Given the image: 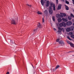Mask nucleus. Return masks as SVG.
Segmentation results:
<instances>
[{"mask_svg":"<svg viewBox=\"0 0 74 74\" xmlns=\"http://www.w3.org/2000/svg\"><path fill=\"white\" fill-rule=\"evenodd\" d=\"M67 43H68V44H69V41H67Z\"/></svg>","mask_w":74,"mask_h":74,"instance_id":"obj_39","label":"nucleus"},{"mask_svg":"<svg viewBox=\"0 0 74 74\" xmlns=\"http://www.w3.org/2000/svg\"><path fill=\"white\" fill-rule=\"evenodd\" d=\"M58 22H61L62 21V19L61 18H59L58 19Z\"/></svg>","mask_w":74,"mask_h":74,"instance_id":"obj_15","label":"nucleus"},{"mask_svg":"<svg viewBox=\"0 0 74 74\" xmlns=\"http://www.w3.org/2000/svg\"><path fill=\"white\" fill-rule=\"evenodd\" d=\"M6 74H10V72H8L6 73Z\"/></svg>","mask_w":74,"mask_h":74,"instance_id":"obj_34","label":"nucleus"},{"mask_svg":"<svg viewBox=\"0 0 74 74\" xmlns=\"http://www.w3.org/2000/svg\"><path fill=\"white\" fill-rule=\"evenodd\" d=\"M11 43H12V44H13V43H14V42H12V40H11Z\"/></svg>","mask_w":74,"mask_h":74,"instance_id":"obj_38","label":"nucleus"},{"mask_svg":"<svg viewBox=\"0 0 74 74\" xmlns=\"http://www.w3.org/2000/svg\"><path fill=\"white\" fill-rule=\"evenodd\" d=\"M46 5L47 7H48L49 5V1H47L46 2Z\"/></svg>","mask_w":74,"mask_h":74,"instance_id":"obj_7","label":"nucleus"},{"mask_svg":"<svg viewBox=\"0 0 74 74\" xmlns=\"http://www.w3.org/2000/svg\"><path fill=\"white\" fill-rule=\"evenodd\" d=\"M71 34H73V32H71Z\"/></svg>","mask_w":74,"mask_h":74,"instance_id":"obj_40","label":"nucleus"},{"mask_svg":"<svg viewBox=\"0 0 74 74\" xmlns=\"http://www.w3.org/2000/svg\"><path fill=\"white\" fill-rule=\"evenodd\" d=\"M60 67V66L59 65H57L56 67L55 68V70H57L58 68H59Z\"/></svg>","mask_w":74,"mask_h":74,"instance_id":"obj_20","label":"nucleus"},{"mask_svg":"<svg viewBox=\"0 0 74 74\" xmlns=\"http://www.w3.org/2000/svg\"><path fill=\"white\" fill-rule=\"evenodd\" d=\"M27 5H28V6H29V7H31L32 5H29V4H27Z\"/></svg>","mask_w":74,"mask_h":74,"instance_id":"obj_30","label":"nucleus"},{"mask_svg":"<svg viewBox=\"0 0 74 74\" xmlns=\"http://www.w3.org/2000/svg\"><path fill=\"white\" fill-rule=\"evenodd\" d=\"M74 26H71L70 27V29H71V31H73V30H74Z\"/></svg>","mask_w":74,"mask_h":74,"instance_id":"obj_17","label":"nucleus"},{"mask_svg":"<svg viewBox=\"0 0 74 74\" xmlns=\"http://www.w3.org/2000/svg\"><path fill=\"white\" fill-rule=\"evenodd\" d=\"M11 23L13 25H16V22L15 20H12L11 21Z\"/></svg>","mask_w":74,"mask_h":74,"instance_id":"obj_6","label":"nucleus"},{"mask_svg":"<svg viewBox=\"0 0 74 74\" xmlns=\"http://www.w3.org/2000/svg\"><path fill=\"white\" fill-rule=\"evenodd\" d=\"M54 4H53V3H50V7H53V5Z\"/></svg>","mask_w":74,"mask_h":74,"instance_id":"obj_22","label":"nucleus"},{"mask_svg":"<svg viewBox=\"0 0 74 74\" xmlns=\"http://www.w3.org/2000/svg\"><path fill=\"white\" fill-rule=\"evenodd\" d=\"M60 14L61 15V16H62V18L63 16H66V14L65 13H60Z\"/></svg>","mask_w":74,"mask_h":74,"instance_id":"obj_9","label":"nucleus"},{"mask_svg":"<svg viewBox=\"0 0 74 74\" xmlns=\"http://www.w3.org/2000/svg\"><path fill=\"white\" fill-rule=\"evenodd\" d=\"M10 41H11V40H10Z\"/></svg>","mask_w":74,"mask_h":74,"instance_id":"obj_43","label":"nucleus"},{"mask_svg":"<svg viewBox=\"0 0 74 74\" xmlns=\"http://www.w3.org/2000/svg\"><path fill=\"white\" fill-rule=\"evenodd\" d=\"M68 18L69 19V20H71V19L72 18H71V17L69 16Z\"/></svg>","mask_w":74,"mask_h":74,"instance_id":"obj_26","label":"nucleus"},{"mask_svg":"<svg viewBox=\"0 0 74 74\" xmlns=\"http://www.w3.org/2000/svg\"><path fill=\"white\" fill-rule=\"evenodd\" d=\"M72 56H74V55H72Z\"/></svg>","mask_w":74,"mask_h":74,"instance_id":"obj_41","label":"nucleus"},{"mask_svg":"<svg viewBox=\"0 0 74 74\" xmlns=\"http://www.w3.org/2000/svg\"><path fill=\"white\" fill-rule=\"evenodd\" d=\"M66 31L67 32H69L71 31V29L70 28L68 27L66 29Z\"/></svg>","mask_w":74,"mask_h":74,"instance_id":"obj_10","label":"nucleus"},{"mask_svg":"<svg viewBox=\"0 0 74 74\" xmlns=\"http://www.w3.org/2000/svg\"><path fill=\"white\" fill-rule=\"evenodd\" d=\"M52 70H53V71H55V70L56 69H53Z\"/></svg>","mask_w":74,"mask_h":74,"instance_id":"obj_33","label":"nucleus"},{"mask_svg":"<svg viewBox=\"0 0 74 74\" xmlns=\"http://www.w3.org/2000/svg\"><path fill=\"white\" fill-rule=\"evenodd\" d=\"M44 18H42V23H44Z\"/></svg>","mask_w":74,"mask_h":74,"instance_id":"obj_32","label":"nucleus"},{"mask_svg":"<svg viewBox=\"0 0 74 74\" xmlns=\"http://www.w3.org/2000/svg\"><path fill=\"white\" fill-rule=\"evenodd\" d=\"M49 11L50 15H52V14H53V10H52V8L51 7H49Z\"/></svg>","mask_w":74,"mask_h":74,"instance_id":"obj_3","label":"nucleus"},{"mask_svg":"<svg viewBox=\"0 0 74 74\" xmlns=\"http://www.w3.org/2000/svg\"><path fill=\"white\" fill-rule=\"evenodd\" d=\"M67 38H68L69 40H72V39H71V38L70 37H69V36H67Z\"/></svg>","mask_w":74,"mask_h":74,"instance_id":"obj_24","label":"nucleus"},{"mask_svg":"<svg viewBox=\"0 0 74 74\" xmlns=\"http://www.w3.org/2000/svg\"><path fill=\"white\" fill-rule=\"evenodd\" d=\"M47 0H41V4L42 5V6H44V3H45V2L44 1H46Z\"/></svg>","mask_w":74,"mask_h":74,"instance_id":"obj_4","label":"nucleus"},{"mask_svg":"<svg viewBox=\"0 0 74 74\" xmlns=\"http://www.w3.org/2000/svg\"><path fill=\"white\" fill-rule=\"evenodd\" d=\"M37 14H39L40 15H41V14H42V13H41V12H40L39 11H38L37 12Z\"/></svg>","mask_w":74,"mask_h":74,"instance_id":"obj_23","label":"nucleus"},{"mask_svg":"<svg viewBox=\"0 0 74 74\" xmlns=\"http://www.w3.org/2000/svg\"><path fill=\"white\" fill-rule=\"evenodd\" d=\"M56 2L57 4H58V3L59 2L58 0H56Z\"/></svg>","mask_w":74,"mask_h":74,"instance_id":"obj_31","label":"nucleus"},{"mask_svg":"<svg viewBox=\"0 0 74 74\" xmlns=\"http://www.w3.org/2000/svg\"><path fill=\"white\" fill-rule=\"evenodd\" d=\"M52 19L53 21H54V22H55V16H53L52 17Z\"/></svg>","mask_w":74,"mask_h":74,"instance_id":"obj_21","label":"nucleus"},{"mask_svg":"<svg viewBox=\"0 0 74 74\" xmlns=\"http://www.w3.org/2000/svg\"><path fill=\"white\" fill-rule=\"evenodd\" d=\"M62 20L63 21H64V22H67L68 21V20L67 19L63 18H62Z\"/></svg>","mask_w":74,"mask_h":74,"instance_id":"obj_13","label":"nucleus"},{"mask_svg":"<svg viewBox=\"0 0 74 74\" xmlns=\"http://www.w3.org/2000/svg\"><path fill=\"white\" fill-rule=\"evenodd\" d=\"M62 1H64V0H62Z\"/></svg>","mask_w":74,"mask_h":74,"instance_id":"obj_42","label":"nucleus"},{"mask_svg":"<svg viewBox=\"0 0 74 74\" xmlns=\"http://www.w3.org/2000/svg\"><path fill=\"white\" fill-rule=\"evenodd\" d=\"M58 32L59 33H61L62 32V31L63 32H64V28H62V29L60 27H58Z\"/></svg>","mask_w":74,"mask_h":74,"instance_id":"obj_2","label":"nucleus"},{"mask_svg":"<svg viewBox=\"0 0 74 74\" xmlns=\"http://www.w3.org/2000/svg\"><path fill=\"white\" fill-rule=\"evenodd\" d=\"M56 17H57V18H63V16H62V15H60L59 14H57L56 15Z\"/></svg>","mask_w":74,"mask_h":74,"instance_id":"obj_5","label":"nucleus"},{"mask_svg":"<svg viewBox=\"0 0 74 74\" xmlns=\"http://www.w3.org/2000/svg\"><path fill=\"white\" fill-rule=\"evenodd\" d=\"M62 7V5L61 4H59L58 6V10H60L61 8Z\"/></svg>","mask_w":74,"mask_h":74,"instance_id":"obj_8","label":"nucleus"},{"mask_svg":"<svg viewBox=\"0 0 74 74\" xmlns=\"http://www.w3.org/2000/svg\"><path fill=\"white\" fill-rule=\"evenodd\" d=\"M53 29H54V30H55V31H56V30H57L56 29V28H54Z\"/></svg>","mask_w":74,"mask_h":74,"instance_id":"obj_35","label":"nucleus"},{"mask_svg":"<svg viewBox=\"0 0 74 74\" xmlns=\"http://www.w3.org/2000/svg\"><path fill=\"white\" fill-rule=\"evenodd\" d=\"M59 40H60L59 39H58L56 40V42H59Z\"/></svg>","mask_w":74,"mask_h":74,"instance_id":"obj_25","label":"nucleus"},{"mask_svg":"<svg viewBox=\"0 0 74 74\" xmlns=\"http://www.w3.org/2000/svg\"><path fill=\"white\" fill-rule=\"evenodd\" d=\"M59 43L60 44L63 45L64 44V42H63L62 40H60V41L59 42Z\"/></svg>","mask_w":74,"mask_h":74,"instance_id":"obj_11","label":"nucleus"},{"mask_svg":"<svg viewBox=\"0 0 74 74\" xmlns=\"http://www.w3.org/2000/svg\"><path fill=\"white\" fill-rule=\"evenodd\" d=\"M70 44L71 47H72L73 48H74V44L71 43Z\"/></svg>","mask_w":74,"mask_h":74,"instance_id":"obj_16","label":"nucleus"},{"mask_svg":"<svg viewBox=\"0 0 74 74\" xmlns=\"http://www.w3.org/2000/svg\"><path fill=\"white\" fill-rule=\"evenodd\" d=\"M31 64V65L32 66L33 68H34V66H33V64Z\"/></svg>","mask_w":74,"mask_h":74,"instance_id":"obj_37","label":"nucleus"},{"mask_svg":"<svg viewBox=\"0 0 74 74\" xmlns=\"http://www.w3.org/2000/svg\"><path fill=\"white\" fill-rule=\"evenodd\" d=\"M64 6H65L66 7V10H69V8L66 5H64Z\"/></svg>","mask_w":74,"mask_h":74,"instance_id":"obj_18","label":"nucleus"},{"mask_svg":"<svg viewBox=\"0 0 74 74\" xmlns=\"http://www.w3.org/2000/svg\"><path fill=\"white\" fill-rule=\"evenodd\" d=\"M71 37H72V38H74V35H71Z\"/></svg>","mask_w":74,"mask_h":74,"instance_id":"obj_29","label":"nucleus"},{"mask_svg":"<svg viewBox=\"0 0 74 74\" xmlns=\"http://www.w3.org/2000/svg\"><path fill=\"white\" fill-rule=\"evenodd\" d=\"M36 29H34V31H33L34 32H36Z\"/></svg>","mask_w":74,"mask_h":74,"instance_id":"obj_36","label":"nucleus"},{"mask_svg":"<svg viewBox=\"0 0 74 74\" xmlns=\"http://www.w3.org/2000/svg\"><path fill=\"white\" fill-rule=\"evenodd\" d=\"M71 16H72V17H73V16L74 17V16L73 15V14H71Z\"/></svg>","mask_w":74,"mask_h":74,"instance_id":"obj_28","label":"nucleus"},{"mask_svg":"<svg viewBox=\"0 0 74 74\" xmlns=\"http://www.w3.org/2000/svg\"><path fill=\"white\" fill-rule=\"evenodd\" d=\"M72 24V22L70 21H68L66 23L63 21L62 23H61L59 24V25L60 27H66V25L67 26H70Z\"/></svg>","mask_w":74,"mask_h":74,"instance_id":"obj_1","label":"nucleus"},{"mask_svg":"<svg viewBox=\"0 0 74 74\" xmlns=\"http://www.w3.org/2000/svg\"><path fill=\"white\" fill-rule=\"evenodd\" d=\"M38 27L39 28H41L42 27V26L41 25L40 23H39L38 24Z\"/></svg>","mask_w":74,"mask_h":74,"instance_id":"obj_12","label":"nucleus"},{"mask_svg":"<svg viewBox=\"0 0 74 74\" xmlns=\"http://www.w3.org/2000/svg\"><path fill=\"white\" fill-rule=\"evenodd\" d=\"M66 3L67 4H69V2L67 1H66Z\"/></svg>","mask_w":74,"mask_h":74,"instance_id":"obj_27","label":"nucleus"},{"mask_svg":"<svg viewBox=\"0 0 74 74\" xmlns=\"http://www.w3.org/2000/svg\"><path fill=\"white\" fill-rule=\"evenodd\" d=\"M44 14H48V10H45L43 12Z\"/></svg>","mask_w":74,"mask_h":74,"instance_id":"obj_14","label":"nucleus"},{"mask_svg":"<svg viewBox=\"0 0 74 74\" xmlns=\"http://www.w3.org/2000/svg\"><path fill=\"white\" fill-rule=\"evenodd\" d=\"M53 11H55V10H56V9H55V5L54 4L53 6Z\"/></svg>","mask_w":74,"mask_h":74,"instance_id":"obj_19","label":"nucleus"}]
</instances>
